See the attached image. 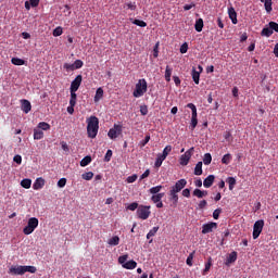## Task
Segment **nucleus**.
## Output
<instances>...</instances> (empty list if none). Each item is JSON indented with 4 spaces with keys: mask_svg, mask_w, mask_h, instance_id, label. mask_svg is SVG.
<instances>
[{
    "mask_svg": "<svg viewBox=\"0 0 278 278\" xmlns=\"http://www.w3.org/2000/svg\"><path fill=\"white\" fill-rule=\"evenodd\" d=\"M87 134L89 138H97L99 134V117L91 115L87 118Z\"/></svg>",
    "mask_w": 278,
    "mask_h": 278,
    "instance_id": "nucleus-1",
    "label": "nucleus"
},
{
    "mask_svg": "<svg viewBox=\"0 0 278 278\" xmlns=\"http://www.w3.org/2000/svg\"><path fill=\"white\" fill-rule=\"evenodd\" d=\"M36 266H23V265H15L11 266L9 269L10 275H25V273H36Z\"/></svg>",
    "mask_w": 278,
    "mask_h": 278,
    "instance_id": "nucleus-2",
    "label": "nucleus"
},
{
    "mask_svg": "<svg viewBox=\"0 0 278 278\" xmlns=\"http://www.w3.org/2000/svg\"><path fill=\"white\" fill-rule=\"evenodd\" d=\"M147 88H148L147 79H144V78L139 79L135 86L132 96L136 99H139V97H144V93L147 92Z\"/></svg>",
    "mask_w": 278,
    "mask_h": 278,
    "instance_id": "nucleus-3",
    "label": "nucleus"
},
{
    "mask_svg": "<svg viewBox=\"0 0 278 278\" xmlns=\"http://www.w3.org/2000/svg\"><path fill=\"white\" fill-rule=\"evenodd\" d=\"M38 218L36 217H30L28 219L27 225L25 226V228L23 229V233L25 236H30V233H34V231H36V229L38 228Z\"/></svg>",
    "mask_w": 278,
    "mask_h": 278,
    "instance_id": "nucleus-4",
    "label": "nucleus"
},
{
    "mask_svg": "<svg viewBox=\"0 0 278 278\" xmlns=\"http://www.w3.org/2000/svg\"><path fill=\"white\" fill-rule=\"evenodd\" d=\"M151 216V206L139 205L137 208V218L140 220H147Z\"/></svg>",
    "mask_w": 278,
    "mask_h": 278,
    "instance_id": "nucleus-5",
    "label": "nucleus"
},
{
    "mask_svg": "<svg viewBox=\"0 0 278 278\" xmlns=\"http://www.w3.org/2000/svg\"><path fill=\"white\" fill-rule=\"evenodd\" d=\"M123 134V125L114 124L113 128H111L108 132V136L111 140H116Z\"/></svg>",
    "mask_w": 278,
    "mask_h": 278,
    "instance_id": "nucleus-6",
    "label": "nucleus"
},
{
    "mask_svg": "<svg viewBox=\"0 0 278 278\" xmlns=\"http://www.w3.org/2000/svg\"><path fill=\"white\" fill-rule=\"evenodd\" d=\"M264 229V219H258L254 223L253 226V239L257 240L260 238V235L262 233V230Z\"/></svg>",
    "mask_w": 278,
    "mask_h": 278,
    "instance_id": "nucleus-7",
    "label": "nucleus"
},
{
    "mask_svg": "<svg viewBox=\"0 0 278 278\" xmlns=\"http://www.w3.org/2000/svg\"><path fill=\"white\" fill-rule=\"evenodd\" d=\"M186 186H188V180L181 178L178 181H176V184L172 187L169 192L179 194V192H181L186 188Z\"/></svg>",
    "mask_w": 278,
    "mask_h": 278,
    "instance_id": "nucleus-8",
    "label": "nucleus"
},
{
    "mask_svg": "<svg viewBox=\"0 0 278 278\" xmlns=\"http://www.w3.org/2000/svg\"><path fill=\"white\" fill-rule=\"evenodd\" d=\"M214 229H218V224L215 222H210L207 224H203L202 226V233H212Z\"/></svg>",
    "mask_w": 278,
    "mask_h": 278,
    "instance_id": "nucleus-9",
    "label": "nucleus"
},
{
    "mask_svg": "<svg viewBox=\"0 0 278 278\" xmlns=\"http://www.w3.org/2000/svg\"><path fill=\"white\" fill-rule=\"evenodd\" d=\"M194 148H191L190 150L186 151L181 156H180V165L181 166H188V163L190 162V159L192 157V151Z\"/></svg>",
    "mask_w": 278,
    "mask_h": 278,
    "instance_id": "nucleus-10",
    "label": "nucleus"
},
{
    "mask_svg": "<svg viewBox=\"0 0 278 278\" xmlns=\"http://www.w3.org/2000/svg\"><path fill=\"white\" fill-rule=\"evenodd\" d=\"M83 79H84V76L77 75L75 79L71 83L70 90L77 92L79 90V86H81Z\"/></svg>",
    "mask_w": 278,
    "mask_h": 278,
    "instance_id": "nucleus-11",
    "label": "nucleus"
},
{
    "mask_svg": "<svg viewBox=\"0 0 278 278\" xmlns=\"http://www.w3.org/2000/svg\"><path fill=\"white\" fill-rule=\"evenodd\" d=\"M21 110L24 114H29L31 112V102L29 100H21Z\"/></svg>",
    "mask_w": 278,
    "mask_h": 278,
    "instance_id": "nucleus-12",
    "label": "nucleus"
},
{
    "mask_svg": "<svg viewBox=\"0 0 278 278\" xmlns=\"http://www.w3.org/2000/svg\"><path fill=\"white\" fill-rule=\"evenodd\" d=\"M228 16L232 25H238V13L236 12V9H233V7H230L228 9Z\"/></svg>",
    "mask_w": 278,
    "mask_h": 278,
    "instance_id": "nucleus-13",
    "label": "nucleus"
},
{
    "mask_svg": "<svg viewBox=\"0 0 278 278\" xmlns=\"http://www.w3.org/2000/svg\"><path fill=\"white\" fill-rule=\"evenodd\" d=\"M169 201H172L170 207H177V204L179 203V194L174 193L173 191H169Z\"/></svg>",
    "mask_w": 278,
    "mask_h": 278,
    "instance_id": "nucleus-14",
    "label": "nucleus"
},
{
    "mask_svg": "<svg viewBox=\"0 0 278 278\" xmlns=\"http://www.w3.org/2000/svg\"><path fill=\"white\" fill-rule=\"evenodd\" d=\"M45 188V179L42 177H39L35 180L33 185L34 190H42Z\"/></svg>",
    "mask_w": 278,
    "mask_h": 278,
    "instance_id": "nucleus-15",
    "label": "nucleus"
},
{
    "mask_svg": "<svg viewBox=\"0 0 278 278\" xmlns=\"http://www.w3.org/2000/svg\"><path fill=\"white\" fill-rule=\"evenodd\" d=\"M214 179H216L214 175H208L203 181L204 188H212L214 186Z\"/></svg>",
    "mask_w": 278,
    "mask_h": 278,
    "instance_id": "nucleus-16",
    "label": "nucleus"
},
{
    "mask_svg": "<svg viewBox=\"0 0 278 278\" xmlns=\"http://www.w3.org/2000/svg\"><path fill=\"white\" fill-rule=\"evenodd\" d=\"M236 260H238V252L233 251L227 256L226 265L229 266V264H233Z\"/></svg>",
    "mask_w": 278,
    "mask_h": 278,
    "instance_id": "nucleus-17",
    "label": "nucleus"
},
{
    "mask_svg": "<svg viewBox=\"0 0 278 278\" xmlns=\"http://www.w3.org/2000/svg\"><path fill=\"white\" fill-rule=\"evenodd\" d=\"M43 138H45V132L39 128H35L34 129V140H42Z\"/></svg>",
    "mask_w": 278,
    "mask_h": 278,
    "instance_id": "nucleus-18",
    "label": "nucleus"
},
{
    "mask_svg": "<svg viewBox=\"0 0 278 278\" xmlns=\"http://www.w3.org/2000/svg\"><path fill=\"white\" fill-rule=\"evenodd\" d=\"M136 266H138V263H136V261L131 260L126 262L123 265V268H126V270H134V268H136Z\"/></svg>",
    "mask_w": 278,
    "mask_h": 278,
    "instance_id": "nucleus-19",
    "label": "nucleus"
},
{
    "mask_svg": "<svg viewBox=\"0 0 278 278\" xmlns=\"http://www.w3.org/2000/svg\"><path fill=\"white\" fill-rule=\"evenodd\" d=\"M108 244H110V247H118V244H121V238L118 236H114L109 239Z\"/></svg>",
    "mask_w": 278,
    "mask_h": 278,
    "instance_id": "nucleus-20",
    "label": "nucleus"
},
{
    "mask_svg": "<svg viewBox=\"0 0 278 278\" xmlns=\"http://www.w3.org/2000/svg\"><path fill=\"white\" fill-rule=\"evenodd\" d=\"M37 129H40L41 131H49V129H51V125L47 122H40L37 125Z\"/></svg>",
    "mask_w": 278,
    "mask_h": 278,
    "instance_id": "nucleus-21",
    "label": "nucleus"
},
{
    "mask_svg": "<svg viewBox=\"0 0 278 278\" xmlns=\"http://www.w3.org/2000/svg\"><path fill=\"white\" fill-rule=\"evenodd\" d=\"M191 76H192L194 84H197V86H199V81L201 79V73H199L195 68H193L191 72Z\"/></svg>",
    "mask_w": 278,
    "mask_h": 278,
    "instance_id": "nucleus-22",
    "label": "nucleus"
},
{
    "mask_svg": "<svg viewBox=\"0 0 278 278\" xmlns=\"http://www.w3.org/2000/svg\"><path fill=\"white\" fill-rule=\"evenodd\" d=\"M194 175L201 176L203 175V162H198L195 167H194Z\"/></svg>",
    "mask_w": 278,
    "mask_h": 278,
    "instance_id": "nucleus-23",
    "label": "nucleus"
},
{
    "mask_svg": "<svg viewBox=\"0 0 278 278\" xmlns=\"http://www.w3.org/2000/svg\"><path fill=\"white\" fill-rule=\"evenodd\" d=\"M166 160V156L162 155L161 153L157 154L154 166L155 168H160L162 166V163Z\"/></svg>",
    "mask_w": 278,
    "mask_h": 278,
    "instance_id": "nucleus-24",
    "label": "nucleus"
},
{
    "mask_svg": "<svg viewBox=\"0 0 278 278\" xmlns=\"http://www.w3.org/2000/svg\"><path fill=\"white\" fill-rule=\"evenodd\" d=\"M100 99H103V88H98L97 91H96V96H94V103H99V100Z\"/></svg>",
    "mask_w": 278,
    "mask_h": 278,
    "instance_id": "nucleus-25",
    "label": "nucleus"
},
{
    "mask_svg": "<svg viewBox=\"0 0 278 278\" xmlns=\"http://www.w3.org/2000/svg\"><path fill=\"white\" fill-rule=\"evenodd\" d=\"M21 186H22V188H25L26 190H29V188H31V179H29V178H24V179L21 181Z\"/></svg>",
    "mask_w": 278,
    "mask_h": 278,
    "instance_id": "nucleus-26",
    "label": "nucleus"
},
{
    "mask_svg": "<svg viewBox=\"0 0 278 278\" xmlns=\"http://www.w3.org/2000/svg\"><path fill=\"white\" fill-rule=\"evenodd\" d=\"M71 92V99H70V105H77V91L70 90Z\"/></svg>",
    "mask_w": 278,
    "mask_h": 278,
    "instance_id": "nucleus-27",
    "label": "nucleus"
},
{
    "mask_svg": "<svg viewBox=\"0 0 278 278\" xmlns=\"http://www.w3.org/2000/svg\"><path fill=\"white\" fill-rule=\"evenodd\" d=\"M162 188H164V186L162 185H159V186H155V187H152L149 189V192L150 194H160V192L162 191Z\"/></svg>",
    "mask_w": 278,
    "mask_h": 278,
    "instance_id": "nucleus-28",
    "label": "nucleus"
},
{
    "mask_svg": "<svg viewBox=\"0 0 278 278\" xmlns=\"http://www.w3.org/2000/svg\"><path fill=\"white\" fill-rule=\"evenodd\" d=\"M11 64H14V66H23L25 65V60L18 59V58H12Z\"/></svg>",
    "mask_w": 278,
    "mask_h": 278,
    "instance_id": "nucleus-29",
    "label": "nucleus"
},
{
    "mask_svg": "<svg viewBox=\"0 0 278 278\" xmlns=\"http://www.w3.org/2000/svg\"><path fill=\"white\" fill-rule=\"evenodd\" d=\"M157 231H160V226L153 227V228L147 233V240H151V238H153V236H155V233H157Z\"/></svg>",
    "mask_w": 278,
    "mask_h": 278,
    "instance_id": "nucleus-30",
    "label": "nucleus"
},
{
    "mask_svg": "<svg viewBox=\"0 0 278 278\" xmlns=\"http://www.w3.org/2000/svg\"><path fill=\"white\" fill-rule=\"evenodd\" d=\"M194 29L199 33L203 31V18H199L195 21Z\"/></svg>",
    "mask_w": 278,
    "mask_h": 278,
    "instance_id": "nucleus-31",
    "label": "nucleus"
},
{
    "mask_svg": "<svg viewBox=\"0 0 278 278\" xmlns=\"http://www.w3.org/2000/svg\"><path fill=\"white\" fill-rule=\"evenodd\" d=\"M164 192L162 193H157L151 197V201L154 203H160V201H162V199H164Z\"/></svg>",
    "mask_w": 278,
    "mask_h": 278,
    "instance_id": "nucleus-32",
    "label": "nucleus"
},
{
    "mask_svg": "<svg viewBox=\"0 0 278 278\" xmlns=\"http://www.w3.org/2000/svg\"><path fill=\"white\" fill-rule=\"evenodd\" d=\"M271 34H273V28H270V26L263 28L261 31V35L266 36V38H270Z\"/></svg>",
    "mask_w": 278,
    "mask_h": 278,
    "instance_id": "nucleus-33",
    "label": "nucleus"
},
{
    "mask_svg": "<svg viewBox=\"0 0 278 278\" xmlns=\"http://www.w3.org/2000/svg\"><path fill=\"white\" fill-rule=\"evenodd\" d=\"M187 108L191 110V118H197V105H194L193 103H188Z\"/></svg>",
    "mask_w": 278,
    "mask_h": 278,
    "instance_id": "nucleus-34",
    "label": "nucleus"
},
{
    "mask_svg": "<svg viewBox=\"0 0 278 278\" xmlns=\"http://www.w3.org/2000/svg\"><path fill=\"white\" fill-rule=\"evenodd\" d=\"M265 10L268 14L273 12V0H265Z\"/></svg>",
    "mask_w": 278,
    "mask_h": 278,
    "instance_id": "nucleus-35",
    "label": "nucleus"
},
{
    "mask_svg": "<svg viewBox=\"0 0 278 278\" xmlns=\"http://www.w3.org/2000/svg\"><path fill=\"white\" fill-rule=\"evenodd\" d=\"M203 164H205V166H210V164H212V154L211 153L204 154Z\"/></svg>",
    "mask_w": 278,
    "mask_h": 278,
    "instance_id": "nucleus-36",
    "label": "nucleus"
},
{
    "mask_svg": "<svg viewBox=\"0 0 278 278\" xmlns=\"http://www.w3.org/2000/svg\"><path fill=\"white\" fill-rule=\"evenodd\" d=\"M90 162H92V157L90 155H87L80 161V166L83 167L88 166Z\"/></svg>",
    "mask_w": 278,
    "mask_h": 278,
    "instance_id": "nucleus-37",
    "label": "nucleus"
},
{
    "mask_svg": "<svg viewBox=\"0 0 278 278\" xmlns=\"http://www.w3.org/2000/svg\"><path fill=\"white\" fill-rule=\"evenodd\" d=\"M170 75H173V68H170V66H166L165 70V80L166 81H170Z\"/></svg>",
    "mask_w": 278,
    "mask_h": 278,
    "instance_id": "nucleus-38",
    "label": "nucleus"
},
{
    "mask_svg": "<svg viewBox=\"0 0 278 278\" xmlns=\"http://www.w3.org/2000/svg\"><path fill=\"white\" fill-rule=\"evenodd\" d=\"M222 164H231V154L227 153L222 159Z\"/></svg>",
    "mask_w": 278,
    "mask_h": 278,
    "instance_id": "nucleus-39",
    "label": "nucleus"
},
{
    "mask_svg": "<svg viewBox=\"0 0 278 278\" xmlns=\"http://www.w3.org/2000/svg\"><path fill=\"white\" fill-rule=\"evenodd\" d=\"M227 184L229 186V190H233L235 186H236V178L233 177H228L227 178Z\"/></svg>",
    "mask_w": 278,
    "mask_h": 278,
    "instance_id": "nucleus-40",
    "label": "nucleus"
},
{
    "mask_svg": "<svg viewBox=\"0 0 278 278\" xmlns=\"http://www.w3.org/2000/svg\"><path fill=\"white\" fill-rule=\"evenodd\" d=\"M92 177H94V173H92V172H87L81 175V178L85 179V181H90V179H92Z\"/></svg>",
    "mask_w": 278,
    "mask_h": 278,
    "instance_id": "nucleus-41",
    "label": "nucleus"
},
{
    "mask_svg": "<svg viewBox=\"0 0 278 278\" xmlns=\"http://www.w3.org/2000/svg\"><path fill=\"white\" fill-rule=\"evenodd\" d=\"M211 268H212V257H210L207 263H205V268L203 270V275H207V273H210Z\"/></svg>",
    "mask_w": 278,
    "mask_h": 278,
    "instance_id": "nucleus-42",
    "label": "nucleus"
},
{
    "mask_svg": "<svg viewBox=\"0 0 278 278\" xmlns=\"http://www.w3.org/2000/svg\"><path fill=\"white\" fill-rule=\"evenodd\" d=\"M170 151H173V146H166L163 150L162 153H160L161 155L168 157V153H170Z\"/></svg>",
    "mask_w": 278,
    "mask_h": 278,
    "instance_id": "nucleus-43",
    "label": "nucleus"
},
{
    "mask_svg": "<svg viewBox=\"0 0 278 278\" xmlns=\"http://www.w3.org/2000/svg\"><path fill=\"white\" fill-rule=\"evenodd\" d=\"M132 24L137 25L138 27H147V22H144L142 20H134Z\"/></svg>",
    "mask_w": 278,
    "mask_h": 278,
    "instance_id": "nucleus-44",
    "label": "nucleus"
},
{
    "mask_svg": "<svg viewBox=\"0 0 278 278\" xmlns=\"http://www.w3.org/2000/svg\"><path fill=\"white\" fill-rule=\"evenodd\" d=\"M223 213V208H216L214 212H213V218L214 220H218V218H220V214Z\"/></svg>",
    "mask_w": 278,
    "mask_h": 278,
    "instance_id": "nucleus-45",
    "label": "nucleus"
},
{
    "mask_svg": "<svg viewBox=\"0 0 278 278\" xmlns=\"http://www.w3.org/2000/svg\"><path fill=\"white\" fill-rule=\"evenodd\" d=\"M140 206H138V202H132L127 206V210H129L130 212H136V210H138Z\"/></svg>",
    "mask_w": 278,
    "mask_h": 278,
    "instance_id": "nucleus-46",
    "label": "nucleus"
},
{
    "mask_svg": "<svg viewBox=\"0 0 278 278\" xmlns=\"http://www.w3.org/2000/svg\"><path fill=\"white\" fill-rule=\"evenodd\" d=\"M129 257V255L125 254L118 257V263L122 264V266H125V264H127V258Z\"/></svg>",
    "mask_w": 278,
    "mask_h": 278,
    "instance_id": "nucleus-47",
    "label": "nucleus"
},
{
    "mask_svg": "<svg viewBox=\"0 0 278 278\" xmlns=\"http://www.w3.org/2000/svg\"><path fill=\"white\" fill-rule=\"evenodd\" d=\"M268 27H270L271 31H276L278 34V24H277V22H269Z\"/></svg>",
    "mask_w": 278,
    "mask_h": 278,
    "instance_id": "nucleus-48",
    "label": "nucleus"
},
{
    "mask_svg": "<svg viewBox=\"0 0 278 278\" xmlns=\"http://www.w3.org/2000/svg\"><path fill=\"white\" fill-rule=\"evenodd\" d=\"M83 66H84V61H81V60H76V61L74 62V68H75V71L81 68Z\"/></svg>",
    "mask_w": 278,
    "mask_h": 278,
    "instance_id": "nucleus-49",
    "label": "nucleus"
},
{
    "mask_svg": "<svg viewBox=\"0 0 278 278\" xmlns=\"http://www.w3.org/2000/svg\"><path fill=\"white\" fill-rule=\"evenodd\" d=\"M52 34L54 37L62 36V34H64V30H62V27L59 26L53 30Z\"/></svg>",
    "mask_w": 278,
    "mask_h": 278,
    "instance_id": "nucleus-50",
    "label": "nucleus"
},
{
    "mask_svg": "<svg viewBox=\"0 0 278 278\" xmlns=\"http://www.w3.org/2000/svg\"><path fill=\"white\" fill-rule=\"evenodd\" d=\"M126 8L128 10H131L132 12H136V10H137L136 2H128V3H126Z\"/></svg>",
    "mask_w": 278,
    "mask_h": 278,
    "instance_id": "nucleus-51",
    "label": "nucleus"
},
{
    "mask_svg": "<svg viewBox=\"0 0 278 278\" xmlns=\"http://www.w3.org/2000/svg\"><path fill=\"white\" fill-rule=\"evenodd\" d=\"M138 179V175L134 174L131 176H128L126 181L127 184H134Z\"/></svg>",
    "mask_w": 278,
    "mask_h": 278,
    "instance_id": "nucleus-52",
    "label": "nucleus"
},
{
    "mask_svg": "<svg viewBox=\"0 0 278 278\" xmlns=\"http://www.w3.org/2000/svg\"><path fill=\"white\" fill-rule=\"evenodd\" d=\"M197 125H199V119L197 117H191V125H190V127H191L192 131H193V129L197 128Z\"/></svg>",
    "mask_w": 278,
    "mask_h": 278,
    "instance_id": "nucleus-53",
    "label": "nucleus"
},
{
    "mask_svg": "<svg viewBox=\"0 0 278 278\" xmlns=\"http://www.w3.org/2000/svg\"><path fill=\"white\" fill-rule=\"evenodd\" d=\"M193 197H197L198 199H203V191H201V189H194Z\"/></svg>",
    "mask_w": 278,
    "mask_h": 278,
    "instance_id": "nucleus-54",
    "label": "nucleus"
},
{
    "mask_svg": "<svg viewBox=\"0 0 278 278\" xmlns=\"http://www.w3.org/2000/svg\"><path fill=\"white\" fill-rule=\"evenodd\" d=\"M140 113L142 116H147L149 114V108H147V105H141Z\"/></svg>",
    "mask_w": 278,
    "mask_h": 278,
    "instance_id": "nucleus-55",
    "label": "nucleus"
},
{
    "mask_svg": "<svg viewBox=\"0 0 278 278\" xmlns=\"http://www.w3.org/2000/svg\"><path fill=\"white\" fill-rule=\"evenodd\" d=\"M63 68H65V71H75V64L64 63Z\"/></svg>",
    "mask_w": 278,
    "mask_h": 278,
    "instance_id": "nucleus-56",
    "label": "nucleus"
},
{
    "mask_svg": "<svg viewBox=\"0 0 278 278\" xmlns=\"http://www.w3.org/2000/svg\"><path fill=\"white\" fill-rule=\"evenodd\" d=\"M192 260H194V252L190 253L187 257V266H192Z\"/></svg>",
    "mask_w": 278,
    "mask_h": 278,
    "instance_id": "nucleus-57",
    "label": "nucleus"
},
{
    "mask_svg": "<svg viewBox=\"0 0 278 278\" xmlns=\"http://www.w3.org/2000/svg\"><path fill=\"white\" fill-rule=\"evenodd\" d=\"M113 152L112 150H108L104 156V162H110L112 160Z\"/></svg>",
    "mask_w": 278,
    "mask_h": 278,
    "instance_id": "nucleus-58",
    "label": "nucleus"
},
{
    "mask_svg": "<svg viewBox=\"0 0 278 278\" xmlns=\"http://www.w3.org/2000/svg\"><path fill=\"white\" fill-rule=\"evenodd\" d=\"M199 210H205V207H207V201L206 200H202L200 201V203L198 204Z\"/></svg>",
    "mask_w": 278,
    "mask_h": 278,
    "instance_id": "nucleus-59",
    "label": "nucleus"
},
{
    "mask_svg": "<svg viewBox=\"0 0 278 278\" xmlns=\"http://www.w3.org/2000/svg\"><path fill=\"white\" fill-rule=\"evenodd\" d=\"M13 162H15V164H22V163H23V156L16 154V155L13 157Z\"/></svg>",
    "mask_w": 278,
    "mask_h": 278,
    "instance_id": "nucleus-60",
    "label": "nucleus"
},
{
    "mask_svg": "<svg viewBox=\"0 0 278 278\" xmlns=\"http://www.w3.org/2000/svg\"><path fill=\"white\" fill-rule=\"evenodd\" d=\"M224 138L227 142H231V132L230 131H225L224 132Z\"/></svg>",
    "mask_w": 278,
    "mask_h": 278,
    "instance_id": "nucleus-61",
    "label": "nucleus"
},
{
    "mask_svg": "<svg viewBox=\"0 0 278 278\" xmlns=\"http://www.w3.org/2000/svg\"><path fill=\"white\" fill-rule=\"evenodd\" d=\"M64 186H66V178H61V179L58 181V187H59V188H64Z\"/></svg>",
    "mask_w": 278,
    "mask_h": 278,
    "instance_id": "nucleus-62",
    "label": "nucleus"
},
{
    "mask_svg": "<svg viewBox=\"0 0 278 278\" xmlns=\"http://www.w3.org/2000/svg\"><path fill=\"white\" fill-rule=\"evenodd\" d=\"M180 53H188V43H182L180 47Z\"/></svg>",
    "mask_w": 278,
    "mask_h": 278,
    "instance_id": "nucleus-63",
    "label": "nucleus"
},
{
    "mask_svg": "<svg viewBox=\"0 0 278 278\" xmlns=\"http://www.w3.org/2000/svg\"><path fill=\"white\" fill-rule=\"evenodd\" d=\"M182 197H186L187 199H190V189H184L182 190Z\"/></svg>",
    "mask_w": 278,
    "mask_h": 278,
    "instance_id": "nucleus-64",
    "label": "nucleus"
}]
</instances>
